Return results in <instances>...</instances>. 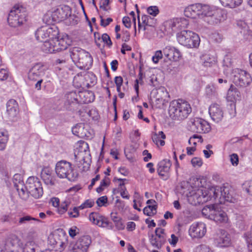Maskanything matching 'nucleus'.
I'll return each instance as SVG.
<instances>
[{
	"mask_svg": "<svg viewBox=\"0 0 252 252\" xmlns=\"http://www.w3.org/2000/svg\"><path fill=\"white\" fill-rule=\"evenodd\" d=\"M79 207H74L72 211H69L68 212V214L69 217L72 218H77L79 216Z\"/></svg>",
	"mask_w": 252,
	"mask_h": 252,
	"instance_id": "nucleus-59",
	"label": "nucleus"
},
{
	"mask_svg": "<svg viewBox=\"0 0 252 252\" xmlns=\"http://www.w3.org/2000/svg\"><path fill=\"white\" fill-rule=\"evenodd\" d=\"M63 239L60 238L59 235H54L52 237L49 238V243L50 245L54 246V249L56 246H57V244L59 241H61Z\"/></svg>",
	"mask_w": 252,
	"mask_h": 252,
	"instance_id": "nucleus-48",
	"label": "nucleus"
},
{
	"mask_svg": "<svg viewBox=\"0 0 252 252\" xmlns=\"http://www.w3.org/2000/svg\"><path fill=\"white\" fill-rule=\"evenodd\" d=\"M147 12L153 16H156L159 13V9L157 6H151L147 8Z\"/></svg>",
	"mask_w": 252,
	"mask_h": 252,
	"instance_id": "nucleus-51",
	"label": "nucleus"
},
{
	"mask_svg": "<svg viewBox=\"0 0 252 252\" xmlns=\"http://www.w3.org/2000/svg\"><path fill=\"white\" fill-rule=\"evenodd\" d=\"M107 201L108 199L107 196H103L100 197H99L97 199L96 203L99 207H101L102 206H105V204L107 203Z\"/></svg>",
	"mask_w": 252,
	"mask_h": 252,
	"instance_id": "nucleus-53",
	"label": "nucleus"
},
{
	"mask_svg": "<svg viewBox=\"0 0 252 252\" xmlns=\"http://www.w3.org/2000/svg\"><path fill=\"white\" fill-rule=\"evenodd\" d=\"M179 43L188 48H197L200 44L198 34L190 31L184 30L177 34Z\"/></svg>",
	"mask_w": 252,
	"mask_h": 252,
	"instance_id": "nucleus-5",
	"label": "nucleus"
},
{
	"mask_svg": "<svg viewBox=\"0 0 252 252\" xmlns=\"http://www.w3.org/2000/svg\"><path fill=\"white\" fill-rule=\"evenodd\" d=\"M8 139V134L6 131L0 130V150H3L6 147Z\"/></svg>",
	"mask_w": 252,
	"mask_h": 252,
	"instance_id": "nucleus-41",
	"label": "nucleus"
},
{
	"mask_svg": "<svg viewBox=\"0 0 252 252\" xmlns=\"http://www.w3.org/2000/svg\"><path fill=\"white\" fill-rule=\"evenodd\" d=\"M201 9H200L199 18H203L205 16L217 17L220 15H222V11L220 10L213 9L208 5L202 4L200 3Z\"/></svg>",
	"mask_w": 252,
	"mask_h": 252,
	"instance_id": "nucleus-21",
	"label": "nucleus"
},
{
	"mask_svg": "<svg viewBox=\"0 0 252 252\" xmlns=\"http://www.w3.org/2000/svg\"><path fill=\"white\" fill-rule=\"evenodd\" d=\"M63 239L61 241H59L57 246L53 250L55 252H62L63 251L67 245L66 239L63 237Z\"/></svg>",
	"mask_w": 252,
	"mask_h": 252,
	"instance_id": "nucleus-44",
	"label": "nucleus"
},
{
	"mask_svg": "<svg viewBox=\"0 0 252 252\" xmlns=\"http://www.w3.org/2000/svg\"><path fill=\"white\" fill-rule=\"evenodd\" d=\"M150 240L152 246L159 249L165 242V236H154L152 235Z\"/></svg>",
	"mask_w": 252,
	"mask_h": 252,
	"instance_id": "nucleus-36",
	"label": "nucleus"
},
{
	"mask_svg": "<svg viewBox=\"0 0 252 252\" xmlns=\"http://www.w3.org/2000/svg\"><path fill=\"white\" fill-rule=\"evenodd\" d=\"M163 52L161 50H158L155 52L154 55L152 57L153 62L157 63L159 60L162 59L163 56Z\"/></svg>",
	"mask_w": 252,
	"mask_h": 252,
	"instance_id": "nucleus-50",
	"label": "nucleus"
},
{
	"mask_svg": "<svg viewBox=\"0 0 252 252\" xmlns=\"http://www.w3.org/2000/svg\"><path fill=\"white\" fill-rule=\"evenodd\" d=\"M189 126L191 130L194 132L206 133L211 130L210 124L205 120L199 118L191 119Z\"/></svg>",
	"mask_w": 252,
	"mask_h": 252,
	"instance_id": "nucleus-11",
	"label": "nucleus"
},
{
	"mask_svg": "<svg viewBox=\"0 0 252 252\" xmlns=\"http://www.w3.org/2000/svg\"><path fill=\"white\" fill-rule=\"evenodd\" d=\"M101 21L100 25L101 26L105 27L108 26L111 22H112L113 20L111 18H108L106 20H104L102 19V17L100 16Z\"/></svg>",
	"mask_w": 252,
	"mask_h": 252,
	"instance_id": "nucleus-64",
	"label": "nucleus"
},
{
	"mask_svg": "<svg viewBox=\"0 0 252 252\" xmlns=\"http://www.w3.org/2000/svg\"><path fill=\"white\" fill-rule=\"evenodd\" d=\"M72 131L74 135L79 137H83L86 135L84 124H77L72 127Z\"/></svg>",
	"mask_w": 252,
	"mask_h": 252,
	"instance_id": "nucleus-37",
	"label": "nucleus"
},
{
	"mask_svg": "<svg viewBox=\"0 0 252 252\" xmlns=\"http://www.w3.org/2000/svg\"><path fill=\"white\" fill-rule=\"evenodd\" d=\"M120 193L121 196L125 199H128L129 198V195L128 194L127 191L125 187H122L120 189Z\"/></svg>",
	"mask_w": 252,
	"mask_h": 252,
	"instance_id": "nucleus-61",
	"label": "nucleus"
},
{
	"mask_svg": "<svg viewBox=\"0 0 252 252\" xmlns=\"http://www.w3.org/2000/svg\"><path fill=\"white\" fill-rule=\"evenodd\" d=\"M27 189L34 198L38 199L43 195V189L39 179L35 176L28 178L27 181Z\"/></svg>",
	"mask_w": 252,
	"mask_h": 252,
	"instance_id": "nucleus-8",
	"label": "nucleus"
},
{
	"mask_svg": "<svg viewBox=\"0 0 252 252\" xmlns=\"http://www.w3.org/2000/svg\"><path fill=\"white\" fill-rule=\"evenodd\" d=\"M45 68L41 63L34 65L30 70L28 73L29 79L33 81L37 80L44 74Z\"/></svg>",
	"mask_w": 252,
	"mask_h": 252,
	"instance_id": "nucleus-18",
	"label": "nucleus"
},
{
	"mask_svg": "<svg viewBox=\"0 0 252 252\" xmlns=\"http://www.w3.org/2000/svg\"><path fill=\"white\" fill-rule=\"evenodd\" d=\"M123 23L127 28H130L131 27L130 19L128 16H125L123 18Z\"/></svg>",
	"mask_w": 252,
	"mask_h": 252,
	"instance_id": "nucleus-62",
	"label": "nucleus"
},
{
	"mask_svg": "<svg viewBox=\"0 0 252 252\" xmlns=\"http://www.w3.org/2000/svg\"><path fill=\"white\" fill-rule=\"evenodd\" d=\"M191 112L190 104L182 99L172 101L169 105V114L174 120H182L187 118Z\"/></svg>",
	"mask_w": 252,
	"mask_h": 252,
	"instance_id": "nucleus-1",
	"label": "nucleus"
},
{
	"mask_svg": "<svg viewBox=\"0 0 252 252\" xmlns=\"http://www.w3.org/2000/svg\"><path fill=\"white\" fill-rule=\"evenodd\" d=\"M200 3H195L190 5L184 10V15L186 17L195 19L199 18Z\"/></svg>",
	"mask_w": 252,
	"mask_h": 252,
	"instance_id": "nucleus-22",
	"label": "nucleus"
},
{
	"mask_svg": "<svg viewBox=\"0 0 252 252\" xmlns=\"http://www.w3.org/2000/svg\"><path fill=\"white\" fill-rule=\"evenodd\" d=\"M42 48V50L46 53H55V46L54 38H50L44 41Z\"/></svg>",
	"mask_w": 252,
	"mask_h": 252,
	"instance_id": "nucleus-34",
	"label": "nucleus"
},
{
	"mask_svg": "<svg viewBox=\"0 0 252 252\" xmlns=\"http://www.w3.org/2000/svg\"><path fill=\"white\" fill-rule=\"evenodd\" d=\"M195 139H198V142L202 143L203 142V139L201 136L198 135L197 134H194L189 138V144L191 145L192 143V141H193Z\"/></svg>",
	"mask_w": 252,
	"mask_h": 252,
	"instance_id": "nucleus-63",
	"label": "nucleus"
},
{
	"mask_svg": "<svg viewBox=\"0 0 252 252\" xmlns=\"http://www.w3.org/2000/svg\"><path fill=\"white\" fill-rule=\"evenodd\" d=\"M78 97L80 98L79 101L81 103H89L94 99L93 93L87 91L79 92Z\"/></svg>",
	"mask_w": 252,
	"mask_h": 252,
	"instance_id": "nucleus-31",
	"label": "nucleus"
},
{
	"mask_svg": "<svg viewBox=\"0 0 252 252\" xmlns=\"http://www.w3.org/2000/svg\"><path fill=\"white\" fill-rule=\"evenodd\" d=\"M205 92L208 97L212 98L216 95V88L213 84L208 85L206 87Z\"/></svg>",
	"mask_w": 252,
	"mask_h": 252,
	"instance_id": "nucleus-43",
	"label": "nucleus"
},
{
	"mask_svg": "<svg viewBox=\"0 0 252 252\" xmlns=\"http://www.w3.org/2000/svg\"><path fill=\"white\" fill-rule=\"evenodd\" d=\"M55 172L59 178H66L70 181H75L78 176L77 172L74 171L71 163L65 160L57 162Z\"/></svg>",
	"mask_w": 252,
	"mask_h": 252,
	"instance_id": "nucleus-3",
	"label": "nucleus"
},
{
	"mask_svg": "<svg viewBox=\"0 0 252 252\" xmlns=\"http://www.w3.org/2000/svg\"><path fill=\"white\" fill-rule=\"evenodd\" d=\"M18 104L13 99L9 100L6 103V113L10 119L15 117L18 114Z\"/></svg>",
	"mask_w": 252,
	"mask_h": 252,
	"instance_id": "nucleus-26",
	"label": "nucleus"
},
{
	"mask_svg": "<svg viewBox=\"0 0 252 252\" xmlns=\"http://www.w3.org/2000/svg\"><path fill=\"white\" fill-rule=\"evenodd\" d=\"M89 220L93 224L99 227L108 229H113L114 228L113 223L110 221L108 218L100 215L98 213H91L89 215Z\"/></svg>",
	"mask_w": 252,
	"mask_h": 252,
	"instance_id": "nucleus-12",
	"label": "nucleus"
},
{
	"mask_svg": "<svg viewBox=\"0 0 252 252\" xmlns=\"http://www.w3.org/2000/svg\"><path fill=\"white\" fill-rule=\"evenodd\" d=\"M182 24L186 25H188V21L184 18H174L170 20L167 21L165 23V26L169 27V28L173 29L174 28H180L182 27Z\"/></svg>",
	"mask_w": 252,
	"mask_h": 252,
	"instance_id": "nucleus-30",
	"label": "nucleus"
},
{
	"mask_svg": "<svg viewBox=\"0 0 252 252\" xmlns=\"http://www.w3.org/2000/svg\"><path fill=\"white\" fill-rule=\"evenodd\" d=\"M210 215L213 217L215 221L220 222L225 221L226 220V213L219 210L218 206L214 205L212 206V209L210 210Z\"/></svg>",
	"mask_w": 252,
	"mask_h": 252,
	"instance_id": "nucleus-24",
	"label": "nucleus"
},
{
	"mask_svg": "<svg viewBox=\"0 0 252 252\" xmlns=\"http://www.w3.org/2000/svg\"><path fill=\"white\" fill-rule=\"evenodd\" d=\"M209 113L212 119L216 123L220 122L223 117V111L218 104H212L210 106Z\"/></svg>",
	"mask_w": 252,
	"mask_h": 252,
	"instance_id": "nucleus-19",
	"label": "nucleus"
},
{
	"mask_svg": "<svg viewBox=\"0 0 252 252\" xmlns=\"http://www.w3.org/2000/svg\"><path fill=\"white\" fill-rule=\"evenodd\" d=\"M194 252H214L209 246L205 244H201L195 247Z\"/></svg>",
	"mask_w": 252,
	"mask_h": 252,
	"instance_id": "nucleus-45",
	"label": "nucleus"
},
{
	"mask_svg": "<svg viewBox=\"0 0 252 252\" xmlns=\"http://www.w3.org/2000/svg\"><path fill=\"white\" fill-rule=\"evenodd\" d=\"M230 160L232 165L237 166L239 163L238 155L236 154H232L230 155Z\"/></svg>",
	"mask_w": 252,
	"mask_h": 252,
	"instance_id": "nucleus-54",
	"label": "nucleus"
},
{
	"mask_svg": "<svg viewBox=\"0 0 252 252\" xmlns=\"http://www.w3.org/2000/svg\"><path fill=\"white\" fill-rule=\"evenodd\" d=\"M69 56L76 65L81 69H89L93 64V58L90 54L79 47H73Z\"/></svg>",
	"mask_w": 252,
	"mask_h": 252,
	"instance_id": "nucleus-2",
	"label": "nucleus"
},
{
	"mask_svg": "<svg viewBox=\"0 0 252 252\" xmlns=\"http://www.w3.org/2000/svg\"><path fill=\"white\" fill-rule=\"evenodd\" d=\"M14 187L18 192L20 197L24 200H27L30 194L28 189H27V183L26 185L24 184L22 180H21L20 174H16L13 177Z\"/></svg>",
	"mask_w": 252,
	"mask_h": 252,
	"instance_id": "nucleus-13",
	"label": "nucleus"
},
{
	"mask_svg": "<svg viewBox=\"0 0 252 252\" xmlns=\"http://www.w3.org/2000/svg\"><path fill=\"white\" fill-rule=\"evenodd\" d=\"M20 239L17 236L14 234L10 235L5 244L6 249L8 251L13 252V248L19 246Z\"/></svg>",
	"mask_w": 252,
	"mask_h": 252,
	"instance_id": "nucleus-29",
	"label": "nucleus"
},
{
	"mask_svg": "<svg viewBox=\"0 0 252 252\" xmlns=\"http://www.w3.org/2000/svg\"><path fill=\"white\" fill-rule=\"evenodd\" d=\"M27 13L25 8L22 6L15 5L10 11L7 22L12 27H17L26 21Z\"/></svg>",
	"mask_w": 252,
	"mask_h": 252,
	"instance_id": "nucleus-6",
	"label": "nucleus"
},
{
	"mask_svg": "<svg viewBox=\"0 0 252 252\" xmlns=\"http://www.w3.org/2000/svg\"><path fill=\"white\" fill-rule=\"evenodd\" d=\"M8 74L6 70L1 69L0 70V80L3 81L8 78Z\"/></svg>",
	"mask_w": 252,
	"mask_h": 252,
	"instance_id": "nucleus-60",
	"label": "nucleus"
},
{
	"mask_svg": "<svg viewBox=\"0 0 252 252\" xmlns=\"http://www.w3.org/2000/svg\"><path fill=\"white\" fill-rule=\"evenodd\" d=\"M163 53L168 60L173 61H177L181 56L178 49L170 46H167L163 49Z\"/></svg>",
	"mask_w": 252,
	"mask_h": 252,
	"instance_id": "nucleus-23",
	"label": "nucleus"
},
{
	"mask_svg": "<svg viewBox=\"0 0 252 252\" xmlns=\"http://www.w3.org/2000/svg\"><path fill=\"white\" fill-rule=\"evenodd\" d=\"M68 8L65 6L64 8H59L54 10L51 15L53 20L56 22H59L66 19L68 13L65 10Z\"/></svg>",
	"mask_w": 252,
	"mask_h": 252,
	"instance_id": "nucleus-25",
	"label": "nucleus"
},
{
	"mask_svg": "<svg viewBox=\"0 0 252 252\" xmlns=\"http://www.w3.org/2000/svg\"><path fill=\"white\" fill-rule=\"evenodd\" d=\"M55 52L64 50L67 49L68 46L70 44V41L67 37L59 38L58 35L54 38Z\"/></svg>",
	"mask_w": 252,
	"mask_h": 252,
	"instance_id": "nucleus-27",
	"label": "nucleus"
},
{
	"mask_svg": "<svg viewBox=\"0 0 252 252\" xmlns=\"http://www.w3.org/2000/svg\"><path fill=\"white\" fill-rule=\"evenodd\" d=\"M221 4L225 7L234 8L240 5L243 0H220Z\"/></svg>",
	"mask_w": 252,
	"mask_h": 252,
	"instance_id": "nucleus-40",
	"label": "nucleus"
},
{
	"mask_svg": "<svg viewBox=\"0 0 252 252\" xmlns=\"http://www.w3.org/2000/svg\"><path fill=\"white\" fill-rule=\"evenodd\" d=\"M94 41L96 45V46L100 48L101 46V43H102V38L101 36L100 35V33L98 32H94Z\"/></svg>",
	"mask_w": 252,
	"mask_h": 252,
	"instance_id": "nucleus-55",
	"label": "nucleus"
},
{
	"mask_svg": "<svg viewBox=\"0 0 252 252\" xmlns=\"http://www.w3.org/2000/svg\"><path fill=\"white\" fill-rule=\"evenodd\" d=\"M35 246L32 243L27 244L23 250L24 252H35Z\"/></svg>",
	"mask_w": 252,
	"mask_h": 252,
	"instance_id": "nucleus-56",
	"label": "nucleus"
},
{
	"mask_svg": "<svg viewBox=\"0 0 252 252\" xmlns=\"http://www.w3.org/2000/svg\"><path fill=\"white\" fill-rule=\"evenodd\" d=\"M102 42H103L109 47H110L112 45V42L111 40L110 36L107 33H103L101 35Z\"/></svg>",
	"mask_w": 252,
	"mask_h": 252,
	"instance_id": "nucleus-52",
	"label": "nucleus"
},
{
	"mask_svg": "<svg viewBox=\"0 0 252 252\" xmlns=\"http://www.w3.org/2000/svg\"><path fill=\"white\" fill-rule=\"evenodd\" d=\"M70 204L69 200H65L58 208V212L60 214H63L67 210L68 207Z\"/></svg>",
	"mask_w": 252,
	"mask_h": 252,
	"instance_id": "nucleus-46",
	"label": "nucleus"
},
{
	"mask_svg": "<svg viewBox=\"0 0 252 252\" xmlns=\"http://www.w3.org/2000/svg\"><path fill=\"white\" fill-rule=\"evenodd\" d=\"M92 243L91 237L88 235L80 237L77 241L70 244L68 248V252H87Z\"/></svg>",
	"mask_w": 252,
	"mask_h": 252,
	"instance_id": "nucleus-10",
	"label": "nucleus"
},
{
	"mask_svg": "<svg viewBox=\"0 0 252 252\" xmlns=\"http://www.w3.org/2000/svg\"><path fill=\"white\" fill-rule=\"evenodd\" d=\"M206 232V227L203 222L193 223L189 227V233L192 238H202Z\"/></svg>",
	"mask_w": 252,
	"mask_h": 252,
	"instance_id": "nucleus-15",
	"label": "nucleus"
},
{
	"mask_svg": "<svg viewBox=\"0 0 252 252\" xmlns=\"http://www.w3.org/2000/svg\"><path fill=\"white\" fill-rule=\"evenodd\" d=\"M220 233L215 239V243L220 248L228 247L231 244L230 235L225 230H220Z\"/></svg>",
	"mask_w": 252,
	"mask_h": 252,
	"instance_id": "nucleus-16",
	"label": "nucleus"
},
{
	"mask_svg": "<svg viewBox=\"0 0 252 252\" xmlns=\"http://www.w3.org/2000/svg\"><path fill=\"white\" fill-rule=\"evenodd\" d=\"M231 79L233 83L240 87H246L252 82L251 74L244 70L238 68L233 70Z\"/></svg>",
	"mask_w": 252,
	"mask_h": 252,
	"instance_id": "nucleus-7",
	"label": "nucleus"
},
{
	"mask_svg": "<svg viewBox=\"0 0 252 252\" xmlns=\"http://www.w3.org/2000/svg\"><path fill=\"white\" fill-rule=\"evenodd\" d=\"M171 166V162L169 159H163L158 163L157 172L163 180H166L169 178V172Z\"/></svg>",
	"mask_w": 252,
	"mask_h": 252,
	"instance_id": "nucleus-17",
	"label": "nucleus"
},
{
	"mask_svg": "<svg viewBox=\"0 0 252 252\" xmlns=\"http://www.w3.org/2000/svg\"><path fill=\"white\" fill-rule=\"evenodd\" d=\"M191 164L192 165L195 166L200 167L203 162L202 159L198 157L193 158L191 160Z\"/></svg>",
	"mask_w": 252,
	"mask_h": 252,
	"instance_id": "nucleus-57",
	"label": "nucleus"
},
{
	"mask_svg": "<svg viewBox=\"0 0 252 252\" xmlns=\"http://www.w3.org/2000/svg\"><path fill=\"white\" fill-rule=\"evenodd\" d=\"M210 191L213 193V197L215 199L219 198L220 200L223 199L224 201L228 202L232 201V192L228 187L213 188L210 189ZM222 201L221 200L220 201V202Z\"/></svg>",
	"mask_w": 252,
	"mask_h": 252,
	"instance_id": "nucleus-14",
	"label": "nucleus"
},
{
	"mask_svg": "<svg viewBox=\"0 0 252 252\" xmlns=\"http://www.w3.org/2000/svg\"><path fill=\"white\" fill-rule=\"evenodd\" d=\"M222 66L224 68L223 71L224 74H228L231 71V59L228 55H226L224 56L222 61Z\"/></svg>",
	"mask_w": 252,
	"mask_h": 252,
	"instance_id": "nucleus-38",
	"label": "nucleus"
},
{
	"mask_svg": "<svg viewBox=\"0 0 252 252\" xmlns=\"http://www.w3.org/2000/svg\"><path fill=\"white\" fill-rule=\"evenodd\" d=\"M200 62L203 66L208 67L216 65L217 60L213 56L204 54L200 56Z\"/></svg>",
	"mask_w": 252,
	"mask_h": 252,
	"instance_id": "nucleus-28",
	"label": "nucleus"
},
{
	"mask_svg": "<svg viewBox=\"0 0 252 252\" xmlns=\"http://www.w3.org/2000/svg\"><path fill=\"white\" fill-rule=\"evenodd\" d=\"M66 102L65 103L68 105L78 104L80 103L78 99V93L76 92H68L65 94Z\"/></svg>",
	"mask_w": 252,
	"mask_h": 252,
	"instance_id": "nucleus-33",
	"label": "nucleus"
},
{
	"mask_svg": "<svg viewBox=\"0 0 252 252\" xmlns=\"http://www.w3.org/2000/svg\"><path fill=\"white\" fill-rule=\"evenodd\" d=\"M212 191H209L205 188H195L187 194L189 202L193 205L203 204L211 199Z\"/></svg>",
	"mask_w": 252,
	"mask_h": 252,
	"instance_id": "nucleus-4",
	"label": "nucleus"
},
{
	"mask_svg": "<svg viewBox=\"0 0 252 252\" xmlns=\"http://www.w3.org/2000/svg\"><path fill=\"white\" fill-rule=\"evenodd\" d=\"M166 136L163 131H161L158 134L155 133L152 136V140L158 146L159 144L161 146H163L165 144L164 139H165Z\"/></svg>",
	"mask_w": 252,
	"mask_h": 252,
	"instance_id": "nucleus-35",
	"label": "nucleus"
},
{
	"mask_svg": "<svg viewBox=\"0 0 252 252\" xmlns=\"http://www.w3.org/2000/svg\"><path fill=\"white\" fill-rule=\"evenodd\" d=\"M41 177L46 185L50 186L55 185V177L53 175L52 170L49 167H44L42 168Z\"/></svg>",
	"mask_w": 252,
	"mask_h": 252,
	"instance_id": "nucleus-20",
	"label": "nucleus"
},
{
	"mask_svg": "<svg viewBox=\"0 0 252 252\" xmlns=\"http://www.w3.org/2000/svg\"><path fill=\"white\" fill-rule=\"evenodd\" d=\"M35 220L38 222H40L41 220H39L38 219H36L35 218H33L30 216H25L23 217H21L19 219V224H23V223H26L27 222L30 221V220Z\"/></svg>",
	"mask_w": 252,
	"mask_h": 252,
	"instance_id": "nucleus-47",
	"label": "nucleus"
},
{
	"mask_svg": "<svg viewBox=\"0 0 252 252\" xmlns=\"http://www.w3.org/2000/svg\"><path fill=\"white\" fill-rule=\"evenodd\" d=\"M157 206L156 205H149L143 209V213L148 216H152L156 213Z\"/></svg>",
	"mask_w": 252,
	"mask_h": 252,
	"instance_id": "nucleus-42",
	"label": "nucleus"
},
{
	"mask_svg": "<svg viewBox=\"0 0 252 252\" xmlns=\"http://www.w3.org/2000/svg\"><path fill=\"white\" fill-rule=\"evenodd\" d=\"M59 34L57 27L43 26L37 30L35 35L36 38L40 42L47 41L50 38H55Z\"/></svg>",
	"mask_w": 252,
	"mask_h": 252,
	"instance_id": "nucleus-9",
	"label": "nucleus"
},
{
	"mask_svg": "<svg viewBox=\"0 0 252 252\" xmlns=\"http://www.w3.org/2000/svg\"><path fill=\"white\" fill-rule=\"evenodd\" d=\"M94 202L92 199H88L79 206V208L82 210L85 208H91L94 206Z\"/></svg>",
	"mask_w": 252,
	"mask_h": 252,
	"instance_id": "nucleus-49",
	"label": "nucleus"
},
{
	"mask_svg": "<svg viewBox=\"0 0 252 252\" xmlns=\"http://www.w3.org/2000/svg\"><path fill=\"white\" fill-rule=\"evenodd\" d=\"M228 97L231 99H237L240 97V93L233 85H231L227 92Z\"/></svg>",
	"mask_w": 252,
	"mask_h": 252,
	"instance_id": "nucleus-39",
	"label": "nucleus"
},
{
	"mask_svg": "<svg viewBox=\"0 0 252 252\" xmlns=\"http://www.w3.org/2000/svg\"><path fill=\"white\" fill-rule=\"evenodd\" d=\"M237 27L244 37L248 38L247 36L251 35V31L249 30V26L247 23L243 20H239L236 23Z\"/></svg>",
	"mask_w": 252,
	"mask_h": 252,
	"instance_id": "nucleus-32",
	"label": "nucleus"
},
{
	"mask_svg": "<svg viewBox=\"0 0 252 252\" xmlns=\"http://www.w3.org/2000/svg\"><path fill=\"white\" fill-rule=\"evenodd\" d=\"M116 205L118 209L120 211H123L126 208V204L125 201L120 199H117L116 200Z\"/></svg>",
	"mask_w": 252,
	"mask_h": 252,
	"instance_id": "nucleus-58",
	"label": "nucleus"
}]
</instances>
